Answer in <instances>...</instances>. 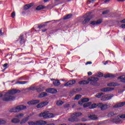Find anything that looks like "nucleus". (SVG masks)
Wrapping results in <instances>:
<instances>
[{
  "label": "nucleus",
  "mask_w": 125,
  "mask_h": 125,
  "mask_svg": "<svg viewBox=\"0 0 125 125\" xmlns=\"http://www.w3.org/2000/svg\"><path fill=\"white\" fill-rule=\"evenodd\" d=\"M46 92L49 93H56L57 92V90L54 88H49L46 90Z\"/></svg>",
  "instance_id": "4468645a"
},
{
  "label": "nucleus",
  "mask_w": 125,
  "mask_h": 125,
  "mask_svg": "<svg viewBox=\"0 0 125 125\" xmlns=\"http://www.w3.org/2000/svg\"><path fill=\"white\" fill-rule=\"evenodd\" d=\"M103 21L102 20L100 19L98 20L97 21H92L90 22L91 25H99V24H101Z\"/></svg>",
  "instance_id": "9b49d317"
},
{
  "label": "nucleus",
  "mask_w": 125,
  "mask_h": 125,
  "mask_svg": "<svg viewBox=\"0 0 125 125\" xmlns=\"http://www.w3.org/2000/svg\"><path fill=\"white\" fill-rule=\"evenodd\" d=\"M109 11L108 10H106L103 12V15H105V14H108V13H109Z\"/></svg>",
  "instance_id": "a18cd8bd"
},
{
  "label": "nucleus",
  "mask_w": 125,
  "mask_h": 125,
  "mask_svg": "<svg viewBox=\"0 0 125 125\" xmlns=\"http://www.w3.org/2000/svg\"><path fill=\"white\" fill-rule=\"evenodd\" d=\"M69 107H70V104H66L64 105L65 108H69Z\"/></svg>",
  "instance_id": "3c124183"
},
{
  "label": "nucleus",
  "mask_w": 125,
  "mask_h": 125,
  "mask_svg": "<svg viewBox=\"0 0 125 125\" xmlns=\"http://www.w3.org/2000/svg\"><path fill=\"white\" fill-rule=\"evenodd\" d=\"M7 66H8V64L7 63L4 64L3 65V67L5 68V69H7Z\"/></svg>",
  "instance_id": "de8ad7c7"
},
{
  "label": "nucleus",
  "mask_w": 125,
  "mask_h": 125,
  "mask_svg": "<svg viewBox=\"0 0 125 125\" xmlns=\"http://www.w3.org/2000/svg\"><path fill=\"white\" fill-rule=\"evenodd\" d=\"M38 103H40V100H37L29 102L28 103V104H29V105H36V104H38Z\"/></svg>",
  "instance_id": "2eb2a0df"
},
{
  "label": "nucleus",
  "mask_w": 125,
  "mask_h": 125,
  "mask_svg": "<svg viewBox=\"0 0 125 125\" xmlns=\"http://www.w3.org/2000/svg\"><path fill=\"white\" fill-rule=\"evenodd\" d=\"M11 17H12V18H14V17H15V12H13L11 13Z\"/></svg>",
  "instance_id": "49530a36"
},
{
  "label": "nucleus",
  "mask_w": 125,
  "mask_h": 125,
  "mask_svg": "<svg viewBox=\"0 0 125 125\" xmlns=\"http://www.w3.org/2000/svg\"><path fill=\"white\" fill-rule=\"evenodd\" d=\"M121 28H122V29H125V24H122L121 25Z\"/></svg>",
  "instance_id": "5fc2aeb1"
},
{
  "label": "nucleus",
  "mask_w": 125,
  "mask_h": 125,
  "mask_svg": "<svg viewBox=\"0 0 125 125\" xmlns=\"http://www.w3.org/2000/svg\"><path fill=\"white\" fill-rule=\"evenodd\" d=\"M96 0H88L90 3H93L94 2V1Z\"/></svg>",
  "instance_id": "864d4df0"
},
{
  "label": "nucleus",
  "mask_w": 125,
  "mask_h": 125,
  "mask_svg": "<svg viewBox=\"0 0 125 125\" xmlns=\"http://www.w3.org/2000/svg\"><path fill=\"white\" fill-rule=\"evenodd\" d=\"M46 124V122L42 120L35 122H29L28 125H44Z\"/></svg>",
  "instance_id": "423d86ee"
},
{
  "label": "nucleus",
  "mask_w": 125,
  "mask_h": 125,
  "mask_svg": "<svg viewBox=\"0 0 125 125\" xmlns=\"http://www.w3.org/2000/svg\"><path fill=\"white\" fill-rule=\"evenodd\" d=\"M71 17H72V15L71 14H68L66 16H65L63 19V20H67V19H70V18H71Z\"/></svg>",
  "instance_id": "c756f323"
},
{
  "label": "nucleus",
  "mask_w": 125,
  "mask_h": 125,
  "mask_svg": "<svg viewBox=\"0 0 125 125\" xmlns=\"http://www.w3.org/2000/svg\"><path fill=\"white\" fill-rule=\"evenodd\" d=\"M98 107L100 108L102 111H104L108 108V105L107 104H103L102 103H99L98 104Z\"/></svg>",
  "instance_id": "6e6552de"
},
{
  "label": "nucleus",
  "mask_w": 125,
  "mask_h": 125,
  "mask_svg": "<svg viewBox=\"0 0 125 125\" xmlns=\"http://www.w3.org/2000/svg\"><path fill=\"white\" fill-rule=\"evenodd\" d=\"M46 29H42V32H46Z\"/></svg>",
  "instance_id": "69168bd1"
},
{
  "label": "nucleus",
  "mask_w": 125,
  "mask_h": 125,
  "mask_svg": "<svg viewBox=\"0 0 125 125\" xmlns=\"http://www.w3.org/2000/svg\"><path fill=\"white\" fill-rule=\"evenodd\" d=\"M53 83L55 86H58L59 85H60V84H61L60 81H59V80H55L54 82H53Z\"/></svg>",
  "instance_id": "aec40b11"
},
{
  "label": "nucleus",
  "mask_w": 125,
  "mask_h": 125,
  "mask_svg": "<svg viewBox=\"0 0 125 125\" xmlns=\"http://www.w3.org/2000/svg\"><path fill=\"white\" fill-rule=\"evenodd\" d=\"M84 20L82 22V24L84 25L85 24H87L89 21H90V19H91V14L90 13H88L85 16H83Z\"/></svg>",
  "instance_id": "39448f33"
},
{
  "label": "nucleus",
  "mask_w": 125,
  "mask_h": 125,
  "mask_svg": "<svg viewBox=\"0 0 125 125\" xmlns=\"http://www.w3.org/2000/svg\"><path fill=\"white\" fill-rule=\"evenodd\" d=\"M108 86H117V83H110L107 84Z\"/></svg>",
  "instance_id": "473e14b6"
},
{
  "label": "nucleus",
  "mask_w": 125,
  "mask_h": 125,
  "mask_svg": "<svg viewBox=\"0 0 125 125\" xmlns=\"http://www.w3.org/2000/svg\"><path fill=\"white\" fill-rule=\"evenodd\" d=\"M47 26V24H46L40 25H39L38 29H42V28H44V27H46Z\"/></svg>",
  "instance_id": "ea45409f"
},
{
  "label": "nucleus",
  "mask_w": 125,
  "mask_h": 125,
  "mask_svg": "<svg viewBox=\"0 0 125 125\" xmlns=\"http://www.w3.org/2000/svg\"><path fill=\"white\" fill-rule=\"evenodd\" d=\"M50 22H51V21H48L47 22H44V24H47V23H50Z\"/></svg>",
  "instance_id": "e2e57ef3"
},
{
  "label": "nucleus",
  "mask_w": 125,
  "mask_h": 125,
  "mask_svg": "<svg viewBox=\"0 0 125 125\" xmlns=\"http://www.w3.org/2000/svg\"><path fill=\"white\" fill-rule=\"evenodd\" d=\"M82 98V95H76L75 97L74 100H79L80 98Z\"/></svg>",
  "instance_id": "58836bf2"
},
{
  "label": "nucleus",
  "mask_w": 125,
  "mask_h": 125,
  "mask_svg": "<svg viewBox=\"0 0 125 125\" xmlns=\"http://www.w3.org/2000/svg\"><path fill=\"white\" fill-rule=\"evenodd\" d=\"M114 96L113 95H106L103 97V98L101 99V100L102 101H107V100H109V99H111L112 97H113Z\"/></svg>",
  "instance_id": "1a4fd4ad"
},
{
  "label": "nucleus",
  "mask_w": 125,
  "mask_h": 125,
  "mask_svg": "<svg viewBox=\"0 0 125 125\" xmlns=\"http://www.w3.org/2000/svg\"><path fill=\"white\" fill-rule=\"evenodd\" d=\"M88 81L91 82V84L92 85H96V82H98L99 79L97 77H91L90 78H88Z\"/></svg>",
  "instance_id": "0eeeda50"
},
{
  "label": "nucleus",
  "mask_w": 125,
  "mask_h": 125,
  "mask_svg": "<svg viewBox=\"0 0 125 125\" xmlns=\"http://www.w3.org/2000/svg\"><path fill=\"white\" fill-rule=\"evenodd\" d=\"M43 8H44L43 5H40L37 7L36 10H42V9H43Z\"/></svg>",
  "instance_id": "c85d7f7f"
},
{
  "label": "nucleus",
  "mask_w": 125,
  "mask_h": 125,
  "mask_svg": "<svg viewBox=\"0 0 125 125\" xmlns=\"http://www.w3.org/2000/svg\"><path fill=\"white\" fill-rule=\"evenodd\" d=\"M26 106L20 105L16 107L12 108L10 110V112H11V113H18V112H20L21 110H24V109H26Z\"/></svg>",
  "instance_id": "20e7f679"
},
{
  "label": "nucleus",
  "mask_w": 125,
  "mask_h": 125,
  "mask_svg": "<svg viewBox=\"0 0 125 125\" xmlns=\"http://www.w3.org/2000/svg\"><path fill=\"white\" fill-rule=\"evenodd\" d=\"M28 89H29V90L34 91V90H36V89H37V88H36V87L31 86V87H29V88H28Z\"/></svg>",
  "instance_id": "37998d69"
},
{
  "label": "nucleus",
  "mask_w": 125,
  "mask_h": 125,
  "mask_svg": "<svg viewBox=\"0 0 125 125\" xmlns=\"http://www.w3.org/2000/svg\"><path fill=\"white\" fill-rule=\"evenodd\" d=\"M109 1H110V0H105L104 1V2H105V3H107V2H109Z\"/></svg>",
  "instance_id": "052dcab7"
},
{
  "label": "nucleus",
  "mask_w": 125,
  "mask_h": 125,
  "mask_svg": "<svg viewBox=\"0 0 125 125\" xmlns=\"http://www.w3.org/2000/svg\"><path fill=\"white\" fill-rule=\"evenodd\" d=\"M79 83L80 84H87V83H89V82L87 81L83 80V81L79 82Z\"/></svg>",
  "instance_id": "bb28decb"
},
{
  "label": "nucleus",
  "mask_w": 125,
  "mask_h": 125,
  "mask_svg": "<svg viewBox=\"0 0 125 125\" xmlns=\"http://www.w3.org/2000/svg\"><path fill=\"white\" fill-rule=\"evenodd\" d=\"M121 23H125V19L120 21Z\"/></svg>",
  "instance_id": "13d9d810"
},
{
  "label": "nucleus",
  "mask_w": 125,
  "mask_h": 125,
  "mask_svg": "<svg viewBox=\"0 0 125 125\" xmlns=\"http://www.w3.org/2000/svg\"><path fill=\"white\" fill-rule=\"evenodd\" d=\"M75 83H76V81L71 80L65 83L64 84V86H68V85H73V84H75Z\"/></svg>",
  "instance_id": "f8f14e48"
},
{
  "label": "nucleus",
  "mask_w": 125,
  "mask_h": 125,
  "mask_svg": "<svg viewBox=\"0 0 125 125\" xmlns=\"http://www.w3.org/2000/svg\"><path fill=\"white\" fill-rule=\"evenodd\" d=\"M20 92H21V91L16 89H12V90H9L5 94L3 98V101L7 102L12 101V100L15 99V97L11 96V95H14V94L19 93Z\"/></svg>",
  "instance_id": "f257e3e1"
},
{
  "label": "nucleus",
  "mask_w": 125,
  "mask_h": 125,
  "mask_svg": "<svg viewBox=\"0 0 125 125\" xmlns=\"http://www.w3.org/2000/svg\"><path fill=\"white\" fill-rule=\"evenodd\" d=\"M88 74V76H91V75H92V72L89 71L87 73Z\"/></svg>",
  "instance_id": "6e6d98bb"
},
{
  "label": "nucleus",
  "mask_w": 125,
  "mask_h": 125,
  "mask_svg": "<svg viewBox=\"0 0 125 125\" xmlns=\"http://www.w3.org/2000/svg\"><path fill=\"white\" fill-rule=\"evenodd\" d=\"M29 120V117H26L25 118L23 119L21 122V125H23V124H25L27 123Z\"/></svg>",
  "instance_id": "412c9836"
},
{
  "label": "nucleus",
  "mask_w": 125,
  "mask_h": 125,
  "mask_svg": "<svg viewBox=\"0 0 125 125\" xmlns=\"http://www.w3.org/2000/svg\"><path fill=\"white\" fill-rule=\"evenodd\" d=\"M104 78H105V79H107V78H114V77H115V75L108 73L104 75Z\"/></svg>",
  "instance_id": "393cba45"
},
{
  "label": "nucleus",
  "mask_w": 125,
  "mask_h": 125,
  "mask_svg": "<svg viewBox=\"0 0 125 125\" xmlns=\"http://www.w3.org/2000/svg\"><path fill=\"white\" fill-rule=\"evenodd\" d=\"M37 92H42L44 90V86H40L36 89Z\"/></svg>",
  "instance_id": "b1692460"
},
{
  "label": "nucleus",
  "mask_w": 125,
  "mask_h": 125,
  "mask_svg": "<svg viewBox=\"0 0 125 125\" xmlns=\"http://www.w3.org/2000/svg\"><path fill=\"white\" fill-rule=\"evenodd\" d=\"M107 63H109V61H106L104 63V65H107Z\"/></svg>",
  "instance_id": "bf43d9fd"
},
{
  "label": "nucleus",
  "mask_w": 125,
  "mask_h": 125,
  "mask_svg": "<svg viewBox=\"0 0 125 125\" xmlns=\"http://www.w3.org/2000/svg\"><path fill=\"white\" fill-rule=\"evenodd\" d=\"M101 90V91H103L104 92H107L108 91H112V90H114V88L107 87L103 88Z\"/></svg>",
  "instance_id": "dca6fc26"
},
{
  "label": "nucleus",
  "mask_w": 125,
  "mask_h": 125,
  "mask_svg": "<svg viewBox=\"0 0 125 125\" xmlns=\"http://www.w3.org/2000/svg\"><path fill=\"white\" fill-rule=\"evenodd\" d=\"M87 119H85V118H82L81 119V121L82 122H87Z\"/></svg>",
  "instance_id": "09e8293b"
},
{
  "label": "nucleus",
  "mask_w": 125,
  "mask_h": 125,
  "mask_svg": "<svg viewBox=\"0 0 125 125\" xmlns=\"http://www.w3.org/2000/svg\"><path fill=\"white\" fill-rule=\"evenodd\" d=\"M49 0H44V2H47V1H49Z\"/></svg>",
  "instance_id": "0e129e2a"
},
{
  "label": "nucleus",
  "mask_w": 125,
  "mask_h": 125,
  "mask_svg": "<svg viewBox=\"0 0 125 125\" xmlns=\"http://www.w3.org/2000/svg\"><path fill=\"white\" fill-rule=\"evenodd\" d=\"M112 122L115 123V124H118V123H120V119L119 118L118 119H112Z\"/></svg>",
  "instance_id": "e433bc0d"
},
{
  "label": "nucleus",
  "mask_w": 125,
  "mask_h": 125,
  "mask_svg": "<svg viewBox=\"0 0 125 125\" xmlns=\"http://www.w3.org/2000/svg\"><path fill=\"white\" fill-rule=\"evenodd\" d=\"M39 117H42L44 119H48L49 118H54V115L53 113H50L48 111L42 112L39 115Z\"/></svg>",
  "instance_id": "7ed1b4c3"
},
{
  "label": "nucleus",
  "mask_w": 125,
  "mask_h": 125,
  "mask_svg": "<svg viewBox=\"0 0 125 125\" xmlns=\"http://www.w3.org/2000/svg\"><path fill=\"white\" fill-rule=\"evenodd\" d=\"M96 107H98V104H92L89 107L90 109H94V108H96Z\"/></svg>",
  "instance_id": "2f4dec72"
},
{
  "label": "nucleus",
  "mask_w": 125,
  "mask_h": 125,
  "mask_svg": "<svg viewBox=\"0 0 125 125\" xmlns=\"http://www.w3.org/2000/svg\"><path fill=\"white\" fill-rule=\"evenodd\" d=\"M28 83L27 81H17L16 83V84H18V83L20 84H25V83Z\"/></svg>",
  "instance_id": "cd10ccee"
},
{
  "label": "nucleus",
  "mask_w": 125,
  "mask_h": 125,
  "mask_svg": "<svg viewBox=\"0 0 125 125\" xmlns=\"http://www.w3.org/2000/svg\"><path fill=\"white\" fill-rule=\"evenodd\" d=\"M89 101V99L87 98H84L82 99V102L83 103H85V102H88Z\"/></svg>",
  "instance_id": "c9c22d12"
},
{
  "label": "nucleus",
  "mask_w": 125,
  "mask_h": 125,
  "mask_svg": "<svg viewBox=\"0 0 125 125\" xmlns=\"http://www.w3.org/2000/svg\"><path fill=\"white\" fill-rule=\"evenodd\" d=\"M83 115L81 112H75L71 115L72 117L68 119L69 122H80V119L78 118Z\"/></svg>",
  "instance_id": "f03ea898"
},
{
  "label": "nucleus",
  "mask_w": 125,
  "mask_h": 125,
  "mask_svg": "<svg viewBox=\"0 0 125 125\" xmlns=\"http://www.w3.org/2000/svg\"><path fill=\"white\" fill-rule=\"evenodd\" d=\"M47 96V93L45 92H42L40 93L39 95V98H42L43 97H45V96Z\"/></svg>",
  "instance_id": "5701e85b"
},
{
  "label": "nucleus",
  "mask_w": 125,
  "mask_h": 125,
  "mask_svg": "<svg viewBox=\"0 0 125 125\" xmlns=\"http://www.w3.org/2000/svg\"><path fill=\"white\" fill-rule=\"evenodd\" d=\"M83 102L82 101H79L78 102V104H79V105H83Z\"/></svg>",
  "instance_id": "4d7b16f0"
},
{
  "label": "nucleus",
  "mask_w": 125,
  "mask_h": 125,
  "mask_svg": "<svg viewBox=\"0 0 125 125\" xmlns=\"http://www.w3.org/2000/svg\"><path fill=\"white\" fill-rule=\"evenodd\" d=\"M89 119H90L91 120H93V121H96L97 120H98V118L96 115H90L88 117Z\"/></svg>",
  "instance_id": "6ab92c4d"
},
{
  "label": "nucleus",
  "mask_w": 125,
  "mask_h": 125,
  "mask_svg": "<svg viewBox=\"0 0 125 125\" xmlns=\"http://www.w3.org/2000/svg\"><path fill=\"white\" fill-rule=\"evenodd\" d=\"M12 123L14 124H18V123H20V120L17 118H14L12 120Z\"/></svg>",
  "instance_id": "a878e982"
},
{
  "label": "nucleus",
  "mask_w": 125,
  "mask_h": 125,
  "mask_svg": "<svg viewBox=\"0 0 125 125\" xmlns=\"http://www.w3.org/2000/svg\"><path fill=\"white\" fill-rule=\"evenodd\" d=\"M3 124H5V120L0 119V125H3Z\"/></svg>",
  "instance_id": "c03bdc74"
},
{
  "label": "nucleus",
  "mask_w": 125,
  "mask_h": 125,
  "mask_svg": "<svg viewBox=\"0 0 125 125\" xmlns=\"http://www.w3.org/2000/svg\"><path fill=\"white\" fill-rule=\"evenodd\" d=\"M118 80H121L120 81L121 83H125V75H122L119 77Z\"/></svg>",
  "instance_id": "4be33fe9"
},
{
  "label": "nucleus",
  "mask_w": 125,
  "mask_h": 125,
  "mask_svg": "<svg viewBox=\"0 0 125 125\" xmlns=\"http://www.w3.org/2000/svg\"><path fill=\"white\" fill-rule=\"evenodd\" d=\"M97 76L99 78H101L103 76V73L101 72H99L97 73Z\"/></svg>",
  "instance_id": "79ce46f5"
},
{
  "label": "nucleus",
  "mask_w": 125,
  "mask_h": 125,
  "mask_svg": "<svg viewBox=\"0 0 125 125\" xmlns=\"http://www.w3.org/2000/svg\"><path fill=\"white\" fill-rule=\"evenodd\" d=\"M92 64V62H87L86 63L85 65H88V64Z\"/></svg>",
  "instance_id": "603ef678"
},
{
  "label": "nucleus",
  "mask_w": 125,
  "mask_h": 125,
  "mask_svg": "<svg viewBox=\"0 0 125 125\" xmlns=\"http://www.w3.org/2000/svg\"><path fill=\"white\" fill-rule=\"evenodd\" d=\"M24 116V114L23 113L19 114L16 115L15 117L16 118H22V117Z\"/></svg>",
  "instance_id": "a19ab883"
},
{
  "label": "nucleus",
  "mask_w": 125,
  "mask_h": 125,
  "mask_svg": "<svg viewBox=\"0 0 125 125\" xmlns=\"http://www.w3.org/2000/svg\"><path fill=\"white\" fill-rule=\"evenodd\" d=\"M63 103L64 102H63L62 101L59 100L57 102V105H58V106H61V105H62Z\"/></svg>",
  "instance_id": "f704fd0d"
},
{
  "label": "nucleus",
  "mask_w": 125,
  "mask_h": 125,
  "mask_svg": "<svg viewBox=\"0 0 125 125\" xmlns=\"http://www.w3.org/2000/svg\"><path fill=\"white\" fill-rule=\"evenodd\" d=\"M19 41H20V43L21 45L23 44V43H25V39H24V35L21 34L20 36L19 37Z\"/></svg>",
  "instance_id": "9d476101"
},
{
  "label": "nucleus",
  "mask_w": 125,
  "mask_h": 125,
  "mask_svg": "<svg viewBox=\"0 0 125 125\" xmlns=\"http://www.w3.org/2000/svg\"><path fill=\"white\" fill-rule=\"evenodd\" d=\"M118 0V1H124L125 0Z\"/></svg>",
  "instance_id": "338daca9"
},
{
  "label": "nucleus",
  "mask_w": 125,
  "mask_h": 125,
  "mask_svg": "<svg viewBox=\"0 0 125 125\" xmlns=\"http://www.w3.org/2000/svg\"><path fill=\"white\" fill-rule=\"evenodd\" d=\"M0 36H2V32H1V30H0Z\"/></svg>",
  "instance_id": "680f3d73"
},
{
  "label": "nucleus",
  "mask_w": 125,
  "mask_h": 125,
  "mask_svg": "<svg viewBox=\"0 0 125 125\" xmlns=\"http://www.w3.org/2000/svg\"><path fill=\"white\" fill-rule=\"evenodd\" d=\"M45 105H47V102H42V103H40L38 104L37 105V108H42V107H44V106H45Z\"/></svg>",
  "instance_id": "a211bd4d"
},
{
  "label": "nucleus",
  "mask_w": 125,
  "mask_h": 125,
  "mask_svg": "<svg viewBox=\"0 0 125 125\" xmlns=\"http://www.w3.org/2000/svg\"><path fill=\"white\" fill-rule=\"evenodd\" d=\"M120 117L121 119H125V114L121 115Z\"/></svg>",
  "instance_id": "8fccbe9b"
},
{
  "label": "nucleus",
  "mask_w": 125,
  "mask_h": 125,
  "mask_svg": "<svg viewBox=\"0 0 125 125\" xmlns=\"http://www.w3.org/2000/svg\"><path fill=\"white\" fill-rule=\"evenodd\" d=\"M115 115H116V114L113 112H111L108 114L107 117H108V118H111V117H113V116H115Z\"/></svg>",
  "instance_id": "72a5a7b5"
},
{
  "label": "nucleus",
  "mask_w": 125,
  "mask_h": 125,
  "mask_svg": "<svg viewBox=\"0 0 125 125\" xmlns=\"http://www.w3.org/2000/svg\"><path fill=\"white\" fill-rule=\"evenodd\" d=\"M91 105V103L88 102L84 104L83 105V108H86V107H88Z\"/></svg>",
  "instance_id": "7c9ffc66"
},
{
  "label": "nucleus",
  "mask_w": 125,
  "mask_h": 125,
  "mask_svg": "<svg viewBox=\"0 0 125 125\" xmlns=\"http://www.w3.org/2000/svg\"><path fill=\"white\" fill-rule=\"evenodd\" d=\"M19 80H23V78H22V77H21V78H19Z\"/></svg>",
  "instance_id": "774afa93"
},
{
  "label": "nucleus",
  "mask_w": 125,
  "mask_h": 125,
  "mask_svg": "<svg viewBox=\"0 0 125 125\" xmlns=\"http://www.w3.org/2000/svg\"><path fill=\"white\" fill-rule=\"evenodd\" d=\"M104 93H98L96 95V97H97V98H100L101 97V96H102L103 95H104Z\"/></svg>",
  "instance_id": "4c0bfd02"
},
{
  "label": "nucleus",
  "mask_w": 125,
  "mask_h": 125,
  "mask_svg": "<svg viewBox=\"0 0 125 125\" xmlns=\"http://www.w3.org/2000/svg\"><path fill=\"white\" fill-rule=\"evenodd\" d=\"M33 5H34V3H33L26 4L24 6L23 9L24 10H27V9H29V8H31V7H32V6H33Z\"/></svg>",
  "instance_id": "ddd939ff"
},
{
  "label": "nucleus",
  "mask_w": 125,
  "mask_h": 125,
  "mask_svg": "<svg viewBox=\"0 0 125 125\" xmlns=\"http://www.w3.org/2000/svg\"><path fill=\"white\" fill-rule=\"evenodd\" d=\"M125 102H123L121 103H119L117 104L116 105H114V108H120V107H123V106H125Z\"/></svg>",
  "instance_id": "f3484780"
}]
</instances>
